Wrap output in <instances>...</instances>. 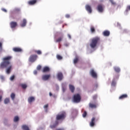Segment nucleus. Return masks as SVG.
Segmentation results:
<instances>
[{
    "label": "nucleus",
    "instance_id": "nucleus-1",
    "mask_svg": "<svg viewBox=\"0 0 130 130\" xmlns=\"http://www.w3.org/2000/svg\"><path fill=\"white\" fill-rule=\"evenodd\" d=\"M12 59L11 56H8L3 58V61L0 63V70L6 69L7 74H10L12 71L13 66L11 64L10 60Z\"/></svg>",
    "mask_w": 130,
    "mask_h": 130
},
{
    "label": "nucleus",
    "instance_id": "nucleus-2",
    "mask_svg": "<svg viewBox=\"0 0 130 130\" xmlns=\"http://www.w3.org/2000/svg\"><path fill=\"white\" fill-rule=\"evenodd\" d=\"M100 42H101V40L100 39V37H95L91 39L90 47L92 49L97 47V46L99 44H100Z\"/></svg>",
    "mask_w": 130,
    "mask_h": 130
},
{
    "label": "nucleus",
    "instance_id": "nucleus-3",
    "mask_svg": "<svg viewBox=\"0 0 130 130\" xmlns=\"http://www.w3.org/2000/svg\"><path fill=\"white\" fill-rule=\"evenodd\" d=\"M66 116L67 113L65 112H62L56 115V120H63Z\"/></svg>",
    "mask_w": 130,
    "mask_h": 130
},
{
    "label": "nucleus",
    "instance_id": "nucleus-4",
    "mask_svg": "<svg viewBox=\"0 0 130 130\" xmlns=\"http://www.w3.org/2000/svg\"><path fill=\"white\" fill-rule=\"evenodd\" d=\"M73 99L75 103H79L81 102V95L79 93L75 94L74 95Z\"/></svg>",
    "mask_w": 130,
    "mask_h": 130
},
{
    "label": "nucleus",
    "instance_id": "nucleus-5",
    "mask_svg": "<svg viewBox=\"0 0 130 130\" xmlns=\"http://www.w3.org/2000/svg\"><path fill=\"white\" fill-rule=\"evenodd\" d=\"M37 57H38L37 55H31L29 58V61L34 62L37 59Z\"/></svg>",
    "mask_w": 130,
    "mask_h": 130
},
{
    "label": "nucleus",
    "instance_id": "nucleus-6",
    "mask_svg": "<svg viewBox=\"0 0 130 130\" xmlns=\"http://www.w3.org/2000/svg\"><path fill=\"white\" fill-rule=\"evenodd\" d=\"M90 74L92 78H94V79H97V73H96L93 69H91L90 70Z\"/></svg>",
    "mask_w": 130,
    "mask_h": 130
},
{
    "label": "nucleus",
    "instance_id": "nucleus-7",
    "mask_svg": "<svg viewBox=\"0 0 130 130\" xmlns=\"http://www.w3.org/2000/svg\"><path fill=\"white\" fill-rule=\"evenodd\" d=\"M10 25L11 28L12 29H14V28H16V27L18 26V23H17V22L12 21L10 22Z\"/></svg>",
    "mask_w": 130,
    "mask_h": 130
},
{
    "label": "nucleus",
    "instance_id": "nucleus-8",
    "mask_svg": "<svg viewBox=\"0 0 130 130\" xmlns=\"http://www.w3.org/2000/svg\"><path fill=\"white\" fill-rule=\"evenodd\" d=\"M57 79L59 81H61L63 79V75L61 72H59L57 75Z\"/></svg>",
    "mask_w": 130,
    "mask_h": 130
},
{
    "label": "nucleus",
    "instance_id": "nucleus-9",
    "mask_svg": "<svg viewBox=\"0 0 130 130\" xmlns=\"http://www.w3.org/2000/svg\"><path fill=\"white\" fill-rule=\"evenodd\" d=\"M85 9L88 13H89V14H91V13H92V8H91V6H90V5H86L85 6Z\"/></svg>",
    "mask_w": 130,
    "mask_h": 130
},
{
    "label": "nucleus",
    "instance_id": "nucleus-10",
    "mask_svg": "<svg viewBox=\"0 0 130 130\" xmlns=\"http://www.w3.org/2000/svg\"><path fill=\"white\" fill-rule=\"evenodd\" d=\"M49 78H50V75H45L42 76V79L44 81H47Z\"/></svg>",
    "mask_w": 130,
    "mask_h": 130
},
{
    "label": "nucleus",
    "instance_id": "nucleus-11",
    "mask_svg": "<svg viewBox=\"0 0 130 130\" xmlns=\"http://www.w3.org/2000/svg\"><path fill=\"white\" fill-rule=\"evenodd\" d=\"M13 50L14 52H22V49L21 48L14 47L13 48Z\"/></svg>",
    "mask_w": 130,
    "mask_h": 130
},
{
    "label": "nucleus",
    "instance_id": "nucleus-12",
    "mask_svg": "<svg viewBox=\"0 0 130 130\" xmlns=\"http://www.w3.org/2000/svg\"><path fill=\"white\" fill-rule=\"evenodd\" d=\"M35 101V98L34 96H30L28 98V102L30 104L32 103V102H34Z\"/></svg>",
    "mask_w": 130,
    "mask_h": 130
},
{
    "label": "nucleus",
    "instance_id": "nucleus-13",
    "mask_svg": "<svg viewBox=\"0 0 130 130\" xmlns=\"http://www.w3.org/2000/svg\"><path fill=\"white\" fill-rule=\"evenodd\" d=\"M89 125L91 127H93L94 125H95V117L92 118L91 120L89 123Z\"/></svg>",
    "mask_w": 130,
    "mask_h": 130
},
{
    "label": "nucleus",
    "instance_id": "nucleus-14",
    "mask_svg": "<svg viewBox=\"0 0 130 130\" xmlns=\"http://www.w3.org/2000/svg\"><path fill=\"white\" fill-rule=\"evenodd\" d=\"M49 71H50V69L49 68V67L46 66L44 67L42 72L43 73H47L49 72Z\"/></svg>",
    "mask_w": 130,
    "mask_h": 130
},
{
    "label": "nucleus",
    "instance_id": "nucleus-15",
    "mask_svg": "<svg viewBox=\"0 0 130 130\" xmlns=\"http://www.w3.org/2000/svg\"><path fill=\"white\" fill-rule=\"evenodd\" d=\"M98 11L100 12V13H102L103 12V6L102 5H99L98 6Z\"/></svg>",
    "mask_w": 130,
    "mask_h": 130
},
{
    "label": "nucleus",
    "instance_id": "nucleus-16",
    "mask_svg": "<svg viewBox=\"0 0 130 130\" xmlns=\"http://www.w3.org/2000/svg\"><path fill=\"white\" fill-rule=\"evenodd\" d=\"M37 3V0H31L28 2V5L30 6H33V5H35Z\"/></svg>",
    "mask_w": 130,
    "mask_h": 130
},
{
    "label": "nucleus",
    "instance_id": "nucleus-17",
    "mask_svg": "<svg viewBox=\"0 0 130 130\" xmlns=\"http://www.w3.org/2000/svg\"><path fill=\"white\" fill-rule=\"evenodd\" d=\"M103 34L104 36L108 37L109 36V35H110V31H109V30H105L103 32Z\"/></svg>",
    "mask_w": 130,
    "mask_h": 130
},
{
    "label": "nucleus",
    "instance_id": "nucleus-18",
    "mask_svg": "<svg viewBox=\"0 0 130 130\" xmlns=\"http://www.w3.org/2000/svg\"><path fill=\"white\" fill-rule=\"evenodd\" d=\"M69 89L72 93H74V92H75V86H74V85L70 84Z\"/></svg>",
    "mask_w": 130,
    "mask_h": 130
},
{
    "label": "nucleus",
    "instance_id": "nucleus-19",
    "mask_svg": "<svg viewBox=\"0 0 130 130\" xmlns=\"http://www.w3.org/2000/svg\"><path fill=\"white\" fill-rule=\"evenodd\" d=\"M128 96L126 94H122L121 96L119 97V99L120 100H122V99H125V98H127Z\"/></svg>",
    "mask_w": 130,
    "mask_h": 130
},
{
    "label": "nucleus",
    "instance_id": "nucleus-20",
    "mask_svg": "<svg viewBox=\"0 0 130 130\" xmlns=\"http://www.w3.org/2000/svg\"><path fill=\"white\" fill-rule=\"evenodd\" d=\"M63 38V35H62L60 37H59L55 40V42L57 43V42H60V41H62V39Z\"/></svg>",
    "mask_w": 130,
    "mask_h": 130
},
{
    "label": "nucleus",
    "instance_id": "nucleus-21",
    "mask_svg": "<svg viewBox=\"0 0 130 130\" xmlns=\"http://www.w3.org/2000/svg\"><path fill=\"white\" fill-rule=\"evenodd\" d=\"M27 24V20L25 19H24L22 21V23L20 24L21 27H25Z\"/></svg>",
    "mask_w": 130,
    "mask_h": 130
},
{
    "label": "nucleus",
    "instance_id": "nucleus-22",
    "mask_svg": "<svg viewBox=\"0 0 130 130\" xmlns=\"http://www.w3.org/2000/svg\"><path fill=\"white\" fill-rule=\"evenodd\" d=\"M89 106L90 108L94 109L97 108V105L92 103L89 104Z\"/></svg>",
    "mask_w": 130,
    "mask_h": 130
},
{
    "label": "nucleus",
    "instance_id": "nucleus-23",
    "mask_svg": "<svg viewBox=\"0 0 130 130\" xmlns=\"http://www.w3.org/2000/svg\"><path fill=\"white\" fill-rule=\"evenodd\" d=\"M114 70L116 73H120V68L117 67H114Z\"/></svg>",
    "mask_w": 130,
    "mask_h": 130
},
{
    "label": "nucleus",
    "instance_id": "nucleus-24",
    "mask_svg": "<svg viewBox=\"0 0 130 130\" xmlns=\"http://www.w3.org/2000/svg\"><path fill=\"white\" fill-rule=\"evenodd\" d=\"M62 90L63 92H66V90H67V87L64 83L62 84Z\"/></svg>",
    "mask_w": 130,
    "mask_h": 130
},
{
    "label": "nucleus",
    "instance_id": "nucleus-25",
    "mask_svg": "<svg viewBox=\"0 0 130 130\" xmlns=\"http://www.w3.org/2000/svg\"><path fill=\"white\" fill-rule=\"evenodd\" d=\"M58 124V121H56L55 124L50 125V127L51 128H54L56 127Z\"/></svg>",
    "mask_w": 130,
    "mask_h": 130
},
{
    "label": "nucleus",
    "instance_id": "nucleus-26",
    "mask_svg": "<svg viewBox=\"0 0 130 130\" xmlns=\"http://www.w3.org/2000/svg\"><path fill=\"white\" fill-rule=\"evenodd\" d=\"M22 129H24V130H29V127H28V126H27L26 125H22Z\"/></svg>",
    "mask_w": 130,
    "mask_h": 130
},
{
    "label": "nucleus",
    "instance_id": "nucleus-27",
    "mask_svg": "<svg viewBox=\"0 0 130 130\" xmlns=\"http://www.w3.org/2000/svg\"><path fill=\"white\" fill-rule=\"evenodd\" d=\"M4 103H5V104H8V103H10V99H9V98H6V99L4 100Z\"/></svg>",
    "mask_w": 130,
    "mask_h": 130
},
{
    "label": "nucleus",
    "instance_id": "nucleus-28",
    "mask_svg": "<svg viewBox=\"0 0 130 130\" xmlns=\"http://www.w3.org/2000/svg\"><path fill=\"white\" fill-rule=\"evenodd\" d=\"M20 86L22 89H26L27 88V84H21Z\"/></svg>",
    "mask_w": 130,
    "mask_h": 130
},
{
    "label": "nucleus",
    "instance_id": "nucleus-29",
    "mask_svg": "<svg viewBox=\"0 0 130 130\" xmlns=\"http://www.w3.org/2000/svg\"><path fill=\"white\" fill-rule=\"evenodd\" d=\"M14 122H17V121H19V117L17 116H16L14 118Z\"/></svg>",
    "mask_w": 130,
    "mask_h": 130
},
{
    "label": "nucleus",
    "instance_id": "nucleus-30",
    "mask_svg": "<svg viewBox=\"0 0 130 130\" xmlns=\"http://www.w3.org/2000/svg\"><path fill=\"white\" fill-rule=\"evenodd\" d=\"M56 58L59 60H61V59H62V56H61L60 55H56Z\"/></svg>",
    "mask_w": 130,
    "mask_h": 130
},
{
    "label": "nucleus",
    "instance_id": "nucleus-31",
    "mask_svg": "<svg viewBox=\"0 0 130 130\" xmlns=\"http://www.w3.org/2000/svg\"><path fill=\"white\" fill-rule=\"evenodd\" d=\"M119 78V75L116 74L114 76V80H117Z\"/></svg>",
    "mask_w": 130,
    "mask_h": 130
},
{
    "label": "nucleus",
    "instance_id": "nucleus-32",
    "mask_svg": "<svg viewBox=\"0 0 130 130\" xmlns=\"http://www.w3.org/2000/svg\"><path fill=\"white\" fill-rule=\"evenodd\" d=\"M16 95H15V93H12L11 94V98L12 99V100H14L15 99V97Z\"/></svg>",
    "mask_w": 130,
    "mask_h": 130
},
{
    "label": "nucleus",
    "instance_id": "nucleus-33",
    "mask_svg": "<svg viewBox=\"0 0 130 130\" xmlns=\"http://www.w3.org/2000/svg\"><path fill=\"white\" fill-rule=\"evenodd\" d=\"M79 61V58L76 57L74 60V63L76 64Z\"/></svg>",
    "mask_w": 130,
    "mask_h": 130
},
{
    "label": "nucleus",
    "instance_id": "nucleus-34",
    "mask_svg": "<svg viewBox=\"0 0 130 130\" xmlns=\"http://www.w3.org/2000/svg\"><path fill=\"white\" fill-rule=\"evenodd\" d=\"M90 31L92 32V33H94V32H95V28H94L93 26H91L90 28Z\"/></svg>",
    "mask_w": 130,
    "mask_h": 130
},
{
    "label": "nucleus",
    "instance_id": "nucleus-35",
    "mask_svg": "<svg viewBox=\"0 0 130 130\" xmlns=\"http://www.w3.org/2000/svg\"><path fill=\"white\" fill-rule=\"evenodd\" d=\"M109 2L113 5V6H115L116 5V3L113 1V0H109Z\"/></svg>",
    "mask_w": 130,
    "mask_h": 130
},
{
    "label": "nucleus",
    "instance_id": "nucleus-36",
    "mask_svg": "<svg viewBox=\"0 0 130 130\" xmlns=\"http://www.w3.org/2000/svg\"><path fill=\"white\" fill-rule=\"evenodd\" d=\"M83 117H86L87 116V112L86 111H84L83 114H82Z\"/></svg>",
    "mask_w": 130,
    "mask_h": 130
},
{
    "label": "nucleus",
    "instance_id": "nucleus-37",
    "mask_svg": "<svg viewBox=\"0 0 130 130\" xmlns=\"http://www.w3.org/2000/svg\"><path fill=\"white\" fill-rule=\"evenodd\" d=\"M128 11H130V5L127 6L126 9V10H125V12H126V13H128Z\"/></svg>",
    "mask_w": 130,
    "mask_h": 130
},
{
    "label": "nucleus",
    "instance_id": "nucleus-38",
    "mask_svg": "<svg viewBox=\"0 0 130 130\" xmlns=\"http://www.w3.org/2000/svg\"><path fill=\"white\" fill-rule=\"evenodd\" d=\"M112 86H113V87H115L116 85V82H115V81H113L111 84Z\"/></svg>",
    "mask_w": 130,
    "mask_h": 130
},
{
    "label": "nucleus",
    "instance_id": "nucleus-39",
    "mask_svg": "<svg viewBox=\"0 0 130 130\" xmlns=\"http://www.w3.org/2000/svg\"><path fill=\"white\" fill-rule=\"evenodd\" d=\"M36 53H37V54L40 55V54H42V52H41V51L39 50L36 51Z\"/></svg>",
    "mask_w": 130,
    "mask_h": 130
},
{
    "label": "nucleus",
    "instance_id": "nucleus-40",
    "mask_svg": "<svg viewBox=\"0 0 130 130\" xmlns=\"http://www.w3.org/2000/svg\"><path fill=\"white\" fill-rule=\"evenodd\" d=\"M37 70L38 71H40L41 70V66H40V65L38 66V67L37 68Z\"/></svg>",
    "mask_w": 130,
    "mask_h": 130
},
{
    "label": "nucleus",
    "instance_id": "nucleus-41",
    "mask_svg": "<svg viewBox=\"0 0 130 130\" xmlns=\"http://www.w3.org/2000/svg\"><path fill=\"white\" fill-rule=\"evenodd\" d=\"M15 79V76L13 75L11 77L10 80L11 81H14V79Z\"/></svg>",
    "mask_w": 130,
    "mask_h": 130
},
{
    "label": "nucleus",
    "instance_id": "nucleus-42",
    "mask_svg": "<svg viewBox=\"0 0 130 130\" xmlns=\"http://www.w3.org/2000/svg\"><path fill=\"white\" fill-rule=\"evenodd\" d=\"M92 99L93 100H96L97 99V95L95 94L93 96Z\"/></svg>",
    "mask_w": 130,
    "mask_h": 130
},
{
    "label": "nucleus",
    "instance_id": "nucleus-43",
    "mask_svg": "<svg viewBox=\"0 0 130 130\" xmlns=\"http://www.w3.org/2000/svg\"><path fill=\"white\" fill-rule=\"evenodd\" d=\"M0 50H3V44L2 42H0Z\"/></svg>",
    "mask_w": 130,
    "mask_h": 130
},
{
    "label": "nucleus",
    "instance_id": "nucleus-44",
    "mask_svg": "<svg viewBox=\"0 0 130 130\" xmlns=\"http://www.w3.org/2000/svg\"><path fill=\"white\" fill-rule=\"evenodd\" d=\"M65 17L66 18H67V19H69V18H70L71 16L70 15V14H66Z\"/></svg>",
    "mask_w": 130,
    "mask_h": 130
},
{
    "label": "nucleus",
    "instance_id": "nucleus-45",
    "mask_svg": "<svg viewBox=\"0 0 130 130\" xmlns=\"http://www.w3.org/2000/svg\"><path fill=\"white\" fill-rule=\"evenodd\" d=\"M14 12H20V9L16 8L14 10Z\"/></svg>",
    "mask_w": 130,
    "mask_h": 130
},
{
    "label": "nucleus",
    "instance_id": "nucleus-46",
    "mask_svg": "<svg viewBox=\"0 0 130 130\" xmlns=\"http://www.w3.org/2000/svg\"><path fill=\"white\" fill-rule=\"evenodd\" d=\"M44 108L45 109L48 108V104H47V105H45L44 107Z\"/></svg>",
    "mask_w": 130,
    "mask_h": 130
},
{
    "label": "nucleus",
    "instance_id": "nucleus-47",
    "mask_svg": "<svg viewBox=\"0 0 130 130\" xmlns=\"http://www.w3.org/2000/svg\"><path fill=\"white\" fill-rule=\"evenodd\" d=\"M68 36L69 39H72V37L71 36V35L68 34Z\"/></svg>",
    "mask_w": 130,
    "mask_h": 130
},
{
    "label": "nucleus",
    "instance_id": "nucleus-48",
    "mask_svg": "<svg viewBox=\"0 0 130 130\" xmlns=\"http://www.w3.org/2000/svg\"><path fill=\"white\" fill-rule=\"evenodd\" d=\"M94 88H98V84H95L94 85Z\"/></svg>",
    "mask_w": 130,
    "mask_h": 130
},
{
    "label": "nucleus",
    "instance_id": "nucleus-49",
    "mask_svg": "<svg viewBox=\"0 0 130 130\" xmlns=\"http://www.w3.org/2000/svg\"><path fill=\"white\" fill-rule=\"evenodd\" d=\"M34 75H37V71L35 70L34 71Z\"/></svg>",
    "mask_w": 130,
    "mask_h": 130
},
{
    "label": "nucleus",
    "instance_id": "nucleus-50",
    "mask_svg": "<svg viewBox=\"0 0 130 130\" xmlns=\"http://www.w3.org/2000/svg\"><path fill=\"white\" fill-rule=\"evenodd\" d=\"M2 11H3V12H5V13H7V10H6L5 9H2Z\"/></svg>",
    "mask_w": 130,
    "mask_h": 130
},
{
    "label": "nucleus",
    "instance_id": "nucleus-51",
    "mask_svg": "<svg viewBox=\"0 0 130 130\" xmlns=\"http://www.w3.org/2000/svg\"><path fill=\"white\" fill-rule=\"evenodd\" d=\"M64 46H66V47H68V46H69V44L68 43L64 44Z\"/></svg>",
    "mask_w": 130,
    "mask_h": 130
},
{
    "label": "nucleus",
    "instance_id": "nucleus-52",
    "mask_svg": "<svg viewBox=\"0 0 130 130\" xmlns=\"http://www.w3.org/2000/svg\"><path fill=\"white\" fill-rule=\"evenodd\" d=\"M0 78L1 79V80H4V79H5V77H4V76H1Z\"/></svg>",
    "mask_w": 130,
    "mask_h": 130
},
{
    "label": "nucleus",
    "instance_id": "nucleus-53",
    "mask_svg": "<svg viewBox=\"0 0 130 130\" xmlns=\"http://www.w3.org/2000/svg\"><path fill=\"white\" fill-rule=\"evenodd\" d=\"M49 95L50 96H52V93L51 92H49Z\"/></svg>",
    "mask_w": 130,
    "mask_h": 130
},
{
    "label": "nucleus",
    "instance_id": "nucleus-54",
    "mask_svg": "<svg viewBox=\"0 0 130 130\" xmlns=\"http://www.w3.org/2000/svg\"><path fill=\"white\" fill-rule=\"evenodd\" d=\"M74 111H75V112H76V113L78 112V111L77 110H74Z\"/></svg>",
    "mask_w": 130,
    "mask_h": 130
},
{
    "label": "nucleus",
    "instance_id": "nucleus-55",
    "mask_svg": "<svg viewBox=\"0 0 130 130\" xmlns=\"http://www.w3.org/2000/svg\"><path fill=\"white\" fill-rule=\"evenodd\" d=\"M33 51H34V52H35V53H36V51H37V50H34Z\"/></svg>",
    "mask_w": 130,
    "mask_h": 130
},
{
    "label": "nucleus",
    "instance_id": "nucleus-56",
    "mask_svg": "<svg viewBox=\"0 0 130 130\" xmlns=\"http://www.w3.org/2000/svg\"><path fill=\"white\" fill-rule=\"evenodd\" d=\"M2 96H0V102L2 101Z\"/></svg>",
    "mask_w": 130,
    "mask_h": 130
},
{
    "label": "nucleus",
    "instance_id": "nucleus-57",
    "mask_svg": "<svg viewBox=\"0 0 130 130\" xmlns=\"http://www.w3.org/2000/svg\"><path fill=\"white\" fill-rule=\"evenodd\" d=\"M11 17L13 18V14H11Z\"/></svg>",
    "mask_w": 130,
    "mask_h": 130
},
{
    "label": "nucleus",
    "instance_id": "nucleus-58",
    "mask_svg": "<svg viewBox=\"0 0 130 130\" xmlns=\"http://www.w3.org/2000/svg\"><path fill=\"white\" fill-rule=\"evenodd\" d=\"M57 89H59V87H58V86H57Z\"/></svg>",
    "mask_w": 130,
    "mask_h": 130
},
{
    "label": "nucleus",
    "instance_id": "nucleus-59",
    "mask_svg": "<svg viewBox=\"0 0 130 130\" xmlns=\"http://www.w3.org/2000/svg\"><path fill=\"white\" fill-rule=\"evenodd\" d=\"M63 27H64V25H63V26H62V28H63Z\"/></svg>",
    "mask_w": 130,
    "mask_h": 130
}]
</instances>
